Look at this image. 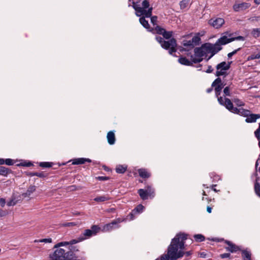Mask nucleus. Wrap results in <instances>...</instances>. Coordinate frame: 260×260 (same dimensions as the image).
<instances>
[{"label":"nucleus","instance_id":"f257e3e1","mask_svg":"<svg viewBox=\"0 0 260 260\" xmlns=\"http://www.w3.org/2000/svg\"><path fill=\"white\" fill-rule=\"evenodd\" d=\"M187 235L179 233L172 240L167 249V254L161 255L160 260H176L184 255L183 249L185 248V241Z\"/></svg>","mask_w":260,"mask_h":260},{"label":"nucleus","instance_id":"f03ea898","mask_svg":"<svg viewBox=\"0 0 260 260\" xmlns=\"http://www.w3.org/2000/svg\"><path fill=\"white\" fill-rule=\"evenodd\" d=\"M218 102L221 105L225 106L231 112L246 117L245 121L247 123L255 122L257 119L260 118V114H250L249 110L243 108L238 109L236 107H234L232 102L228 98L220 97L218 98Z\"/></svg>","mask_w":260,"mask_h":260},{"label":"nucleus","instance_id":"7ed1b4c3","mask_svg":"<svg viewBox=\"0 0 260 260\" xmlns=\"http://www.w3.org/2000/svg\"><path fill=\"white\" fill-rule=\"evenodd\" d=\"M133 7L138 16L144 15L150 17L152 15V7L150 6L149 1H133Z\"/></svg>","mask_w":260,"mask_h":260},{"label":"nucleus","instance_id":"20e7f679","mask_svg":"<svg viewBox=\"0 0 260 260\" xmlns=\"http://www.w3.org/2000/svg\"><path fill=\"white\" fill-rule=\"evenodd\" d=\"M126 220V218H118L115 220H113L111 222L106 224L104 225L101 230L103 232H109L114 230L118 229L120 227L119 224L123 221Z\"/></svg>","mask_w":260,"mask_h":260},{"label":"nucleus","instance_id":"39448f33","mask_svg":"<svg viewBox=\"0 0 260 260\" xmlns=\"http://www.w3.org/2000/svg\"><path fill=\"white\" fill-rule=\"evenodd\" d=\"M230 62L222 61L218 63L216 66V71L215 76L217 77L226 76L227 75V71L230 69Z\"/></svg>","mask_w":260,"mask_h":260},{"label":"nucleus","instance_id":"423d86ee","mask_svg":"<svg viewBox=\"0 0 260 260\" xmlns=\"http://www.w3.org/2000/svg\"><path fill=\"white\" fill-rule=\"evenodd\" d=\"M194 52V56L191 55V60L193 63H198L202 61L203 57L207 54L204 45L201 47L196 48Z\"/></svg>","mask_w":260,"mask_h":260},{"label":"nucleus","instance_id":"0eeeda50","mask_svg":"<svg viewBox=\"0 0 260 260\" xmlns=\"http://www.w3.org/2000/svg\"><path fill=\"white\" fill-rule=\"evenodd\" d=\"M101 230V228L96 225L91 226L90 229H86L84 230L83 233L80 235L81 238L84 240L89 239L90 237L95 236Z\"/></svg>","mask_w":260,"mask_h":260},{"label":"nucleus","instance_id":"6e6552de","mask_svg":"<svg viewBox=\"0 0 260 260\" xmlns=\"http://www.w3.org/2000/svg\"><path fill=\"white\" fill-rule=\"evenodd\" d=\"M161 46L165 49L169 50V53L170 54L176 51L177 44L175 39L172 38L168 41H163Z\"/></svg>","mask_w":260,"mask_h":260},{"label":"nucleus","instance_id":"1a4fd4ad","mask_svg":"<svg viewBox=\"0 0 260 260\" xmlns=\"http://www.w3.org/2000/svg\"><path fill=\"white\" fill-rule=\"evenodd\" d=\"M206 53H210L211 55L209 57L211 58L216 53L218 52L221 50L222 47L216 42L215 44H212L210 43H206L204 44Z\"/></svg>","mask_w":260,"mask_h":260},{"label":"nucleus","instance_id":"9d476101","mask_svg":"<svg viewBox=\"0 0 260 260\" xmlns=\"http://www.w3.org/2000/svg\"><path fill=\"white\" fill-rule=\"evenodd\" d=\"M206 53H210L211 55L209 57L211 58L216 53L218 52L221 50L222 47L216 42L215 44H212L210 43H206L204 44Z\"/></svg>","mask_w":260,"mask_h":260},{"label":"nucleus","instance_id":"9b49d317","mask_svg":"<svg viewBox=\"0 0 260 260\" xmlns=\"http://www.w3.org/2000/svg\"><path fill=\"white\" fill-rule=\"evenodd\" d=\"M225 84L222 82L221 79L220 78L216 79L212 84V87H214L216 96L217 97L218 100L219 95L220 94L222 88L225 86ZM222 96H220V98Z\"/></svg>","mask_w":260,"mask_h":260},{"label":"nucleus","instance_id":"f8f14e48","mask_svg":"<svg viewBox=\"0 0 260 260\" xmlns=\"http://www.w3.org/2000/svg\"><path fill=\"white\" fill-rule=\"evenodd\" d=\"M250 6L248 3L243 1H237L233 6V9L235 11H241L246 10Z\"/></svg>","mask_w":260,"mask_h":260},{"label":"nucleus","instance_id":"ddd939ff","mask_svg":"<svg viewBox=\"0 0 260 260\" xmlns=\"http://www.w3.org/2000/svg\"><path fill=\"white\" fill-rule=\"evenodd\" d=\"M208 23L215 28H219L224 23V20L221 18H213L209 20Z\"/></svg>","mask_w":260,"mask_h":260},{"label":"nucleus","instance_id":"4468645a","mask_svg":"<svg viewBox=\"0 0 260 260\" xmlns=\"http://www.w3.org/2000/svg\"><path fill=\"white\" fill-rule=\"evenodd\" d=\"M155 30L157 34L162 35L166 39H170L172 36V31H167L165 29L157 25L155 26Z\"/></svg>","mask_w":260,"mask_h":260},{"label":"nucleus","instance_id":"2eb2a0df","mask_svg":"<svg viewBox=\"0 0 260 260\" xmlns=\"http://www.w3.org/2000/svg\"><path fill=\"white\" fill-rule=\"evenodd\" d=\"M252 49L255 50V52H252L250 55L248 56L247 60H251L260 58V47L255 46Z\"/></svg>","mask_w":260,"mask_h":260},{"label":"nucleus","instance_id":"dca6fc26","mask_svg":"<svg viewBox=\"0 0 260 260\" xmlns=\"http://www.w3.org/2000/svg\"><path fill=\"white\" fill-rule=\"evenodd\" d=\"M234 40V38H229L226 36H223L216 41L217 43L221 47Z\"/></svg>","mask_w":260,"mask_h":260},{"label":"nucleus","instance_id":"f3484780","mask_svg":"<svg viewBox=\"0 0 260 260\" xmlns=\"http://www.w3.org/2000/svg\"><path fill=\"white\" fill-rule=\"evenodd\" d=\"M225 243L228 245V247H226V249L228 251H229L231 252H235L239 250V248L237 246L229 241L226 240L225 241Z\"/></svg>","mask_w":260,"mask_h":260},{"label":"nucleus","instance_id":"a211bd4d","mask_svg":"<svg viewBox=\"0 0 260 260\" xmlns=\"http://www.w3.org/2000/svg\"><path fill=\"white\" fill-rule=\"evenodd\" d=\"M91 159L85 158H78L72 160L73 165H81L85 164L86 162H90Z\"/></svg>","mask_w":260,"mask_h":260},{"label":"nucleus","instance_id":"6ab92c4d","mask_svg":"<svg viewBox=\"0 0 260 260\" xmlns=\"http://www.w3.org/2000/svg\"><path fill=\"white\" fill-rule=\"evenodd\" d=\"M108 142L110 145H113L115 142V137L113 132L110 131L108 133L107 136Z\"/></svg>","mask_w":260,"mask_h":260},{"label":"nucleus","instance_id":"aec40b11","mask_svg":"<svg viewBox=\"0 0 260 260\" xmlns=\"http://www.w3.org/2000/svg\"><path fill=\"white\" fill-rule=\"evenodd\" d=\"M178 61L181 64L188 66L192 65V63H193L191 60V57L190 58V60H189L188 59H187L186 57H181L179 58Z\"/></svg>","mask_w":260,"mask_h":260},{"label":"nucleus","instance_id":"412c9836","mask_svg":"<svg viewBox=\"0 0 260 260\" xmlns=\"http://www.w3.org/2000/svg\"><path fill=\"white\" fill-rule=\"evenodd\" d=\"M139 176L143 178H148L150 176V173L146 169H140L138 170Z\"/></svg>","mask_w":260,"mask_h":260},{"label":"nucleus","instance_id":"4be33fe9","mask_svg":"<svg viewBox=\"0 0 260 260\" xmlns=\"http://www.w3.org/2000/svg\"><path fill=\"white\" fill-rule=\"evenodd\" d=\"M36 189V187L35 185L30 186L26 192L22 194L24 197H29Z\"/></svg>","mask_w":260,"mask_h":260},{"label":"nucleus","instance_id":"5701e85b","mask_svg":"<svg viewBox=\"0 0 260 260\" xmlns=\"http://www.w3.org/2000/svg\"><path fill=\"white\" fill-rule=\"evenodd\" d=\"M138 192L140 198L143 200H147L148 198V197H149L147 191H146L145 189H139Z\"/></svg>","mask_w":260,"mask_h":260},{"label":"nucleus","instance_id":"b1692460","mask_svg":"<svg viewBox=\"0 0 260 260\" xmlns=\"http://www.w3.org/2000/svg\"><path fill=\"white\" fill-rule=\"evenodd\" d=\"M110 199V198L109 197V196L106 194L102 196L97 197L94 199V201L96 202L100 203L108 201Z\"/></svg>","mask_w":260,"mask_h":260},{"label":"nucleus","instance_id":"393cba45","mask_svg":"<svg viewBox=\"0 0 260 260\" xmlns=\"http://www.w3.org/2000/svg\"><path fill=\"white\" fill-rule=\"evenodd\" d=\"M145 189L146 191H147V193L149 196L151 198H153L154 197V189L152 188V187L150 185H147Z\"/></svg>","mask_w":260,"mask_h":260},{"label":"nucleus","instance_id":"a878e982","mask_svg":"<svg viewBox=\"0 0 260 260\" xmlns=\"http://www.w3.org/2000/svg\"><path fill=\"white\" fill-rule=\"evenodd\" d=\"M144 209V206L141 204H140L138 205L134 210H133V213H135L136 214H140L143 212Z\"/></svg>","mask_w":260,"mask_h":260},{"label":"nucleus","instance_id":"bb28decb","mask_svg":"<svg viewBox=\"0 0 260 260\" xmlns=\"http://www.w3.org/2000/svg\"><path fill=\"white\" fill-rule=\"evenodd\" d=\"M126 166L118 165L116 168V171L117 173H124L126 170Z\"/></svg>","mask_w":260,"mask_h":260},{"label":"nucleus","instance_id":"cd10ccee","mask_svg":"<svg viewBox=\"0 0 260 260\" xmlns=\"http://www.w3.org/2000/svg\"><path fill=\"white\" fill-rule=\"evenodd\" d=\"M140 22L146 29L149 28V24L148 21L146 20L144 17H142L139 19Z\"/></svg>","mask_w":260,"mask_h":260},{"label":"nucleus","instance_id":"c85d7f7f","mask_svg":"<svg viewBox=\"0 0 260 260\" xmlns=\"http://www.w3.org/2000/svg\"><path fill=\"white\" fill-rule=\"evenodd\" d=\"M9 173V170L3 166H0V175L7 176Z\"/></svg>","mask_w":260,"mask_h":260},{"label":"nucleus","instance_id":"c756f323","mask_svg":"<svg viewBox=\"0 0 260 260\" xmlns=\"http://www.w3.org/2000/svg\"><path fill=\"white\" fill-rule=\"evenodd\" d=\"M191 42L193 43L194 45H197L200 44L201 41L200 37L198 36V35H196L191 40Z\"/></svg>","mask_w":260,"mask_h":260},{"label":"nucleus","instance_id":"7c9ffc66","mask_svg":"<svg viewBox=\"0 0 260 260\" xmlns=\"http://www.w3.org/2000/svg\"><path fill=\"white\" fill-rule=\"evenodd\" d=\"M183 45L184 46L187 47L190 49L193 48L194 46V44L192 42H191V40L184 41L183 42Z\"/></svg>","mask_w":260,"mask_h":260},{"label":"nucleus","instance_id":"2f4dec72","mask_svg":"<svg viewBox=\"0 0 260 260\" xmlns=\"http://www.w3.org/2000/svg\"><path fill=\"white\" fill-rule=\"evenodd\" d=\"M251 35L254 38L260 37V28L253 29L251 31Z\"/></svg>","mask_w":260,"mask_h":260},{"label":"nucleus","instance_id":"473e14b6","mask_svg":"<svg viewBox=\"0 0 260 260\" xmlns=\"http://www.w3.org/2000/svg\"><path fill=\"white\" fill-rule=\"evenodd\" d=\"M84 241V239H82L81 238L80 236H79L77 239H73L70 241H69V245H73L75 244L76 243H78L79 242H82Z\"/></svg>","mask_w":260,"mask_h":260},{"label":"nucleus","instance_id":"72a5a7b5","mask_svg":"<svg viewBox=\"0 0 260 260\" xmlns=\"http://www.w3.org/2000/svg\"><path fill=\"white\" fill-rule=\"evenodd\" d=\"M254 135L258 140V145L260 148V123H259L258 128L254 132Z\"/></svg>","mask_w":260,"mask_h":260},{"label":"nucleus","instance_id":"f704fd0d","mask_svg":"<svg viewBox=\"0 0 260 260\" xmlns=\"http://www.w3.org/2000/svg\"><path fill=\"white\" fill-rule=\"evenodd\" d=\"M233 102L238 107H242L244 105V103L243 101L237 98L233 99Z\"/></svg>","mask_w":260,"mask_h":260},{"label":"nucleus","instance_id":"c9c22d12","mask_svg":"<svg viewBox=\"0 0 260 260\" xmlns=\"http://www.w3.org/2000/svg\"><path fill=\"white\" fill-rule=\"evenodd\" d=\"M194 238L197 242H202L205 240L204 236L201 234L194 235Z\"/></svg>","mask_w":260,"mask_h":260},{"label":"nucleus","instance_id":"e433bc0d","mask_svg":"<svg viewBox=\"0 0 260 260\" xmlns=\"http://www.w3.org/2000/svg\"><path fill=\"white\" fill-rule=\"evenodd\" d=\"M69 245V241L61 242L57 243L54 246V248H61L60 247Z\"/></svg>","mask_w":260,"mask_h":260},{"label":"nucleus","instance_id":"4c0bfd02","mask_svg":"<svg viewBox=\"0 0 260 260\" xmlns=\"http://www.w3.org/2000/svg\"><path fill=\"white\" fill-rule=\"evenodd\" d=\"M242 257H243L244 259H245V258H249L251 257V253L247 250H243L242 252Z\"/></svg>","mask_w":260,"mask_h":260},{"label":"nucleus","instance_id":"58836bf2","mask_svg":"<svg viewBox=\"0 0 260 260\" xmlns=\"http://www.w3.org/2000/svg\"><path fill=\"white\" fill-rule=\"evenodd\" d=\"M255 193L260 197V185L256 182L254 184Z\"/></svg>","mask_w":260,"mask_h":260},{"label":"nucleus","instance_id":"ea45409f","mask_svg":"<svg viewBox=\"0 0 260 260\" xmlns=\"http://www.w3.org/2000/svg\"><path fill=\"white\" fill-rule=\"evenodd\" d=\"M179 5L181 9H185L188 6V1H180Z\"/></svg>","mask_w":260,"mask_h":260},{"label":"nucleus","instance_id":"a19ab883","mask_svg":"<svg viewBox=\"0 0 260 260\" xmlns=\"http://www.w3.org/2000/svg\"><path fill=\"white\" fill-rule=\"evenodd\" d=\"M39 166L42 168H50L52 166L51 164L48 162H41Z\"/></svg>","mask_w":260,"mask_h":260},{"label":"nucleus","instance_id":"79ce46f5","mask_svg":"<svg viewBox=\"0 0 260 260\" xmlns=\"http://www.w3.org/2000/svg\"><path fill=\"white\" fill-rule=\"evenodd\" d=\"M30 175L31 176H36L40 178H43L45 177V175L42 172H35V173H31L30 174Z\"/></svg>","mask_w":260,"mask_h":260},{"label":"nucleus","instance_id":"37998d69","mask_svg":"<svg viewBox=\"0 0 260 260\" xmlns=\"http://www.w3.org/2000/svg\"><path fill=\"white\" fill-rule=\"evenodd\" d=\"M15 161L11 158L5 159V163L8 166H12L14 164Z\"/></svg>","mask_w":260,"mask_h":260},{"label":"nucleus","instance_id":"c03bdc74","mask_svg":"<svg viewBox=\"0 0 260 260\" xmlns=\"http://www.w3.org/2000/svg\"><path fill=\"white\" fill-rule=\"evenodd\" d=\"M17 166L30 167L32 166L31 162H23L17 165Z\"/></svg>","mask_w":260,"mask_h":260},{"label":"nucleus","instance_id":"a18cd8bd","mask_svg":"<svg viewBox=\"0 0 260 260\" xmlns=\"http://www.w3.org/2000/svg\"><path fill=\"white\" fill-rule=\"evenodd\" d=\"M35 242H44V243H51L52 239H51V238L43 239L40 240L39 241L35 240Z\"/></svg>","mask_w":260,"mask_h":260},{"label":"nucleus","instance_id":"49530a36","mask_svg":"<svg viewBox=\"0 0 260 260\" xmlns=\"http://www.w3.org/2000/svg\"><path fill=\"white\" fill-rule=\"evenodd\" d=\"M223 93H224V96H230V87L229 86H226L224 88Z\"/></svg>","mask_w":260,"mask_h":260},{"label":"nucleus","instance_id":"de8ad7c7","mask_svg":"<svg viewBox=\"0 0 260 260\" xmlns=\"http://www.w3.org/2000/svg\"><path fill=\"white\" fill-rule=\"evenodd\" d=\"M157 20V17L155 16H152L151 18V22L153 24L154 26L156 25Z\"/></svg>","mask_w":260,"mask_h":260},{"label":"nucleus","instance_id":"09e8293b","mask_svg":"<svg viewBox=\"0 0 260 260\" xmlns=\"http://www.w3.org/2000/svg\"><path fill=\"white\" fill-rule=\"evenodd\" d=\"M16 204V201H15V199H11L7 203V205L8 206H14Z\"/></svg>","mask_w":260,"mask_h":260},{"label":"nucleus","instance_id":"8fccbe9b","mask_svg":"<svg viewBox=\"0 0 260 260\" xmlns=\"http://www.w3.org/2000/svg\"><path fill=\"white\" fill-rule=\"evenodd\" d=\"M240 49V48H238L236 50H235L233 52L229 53L228 54V57H229V58L231 57L233 55H235L237 52V51H239Z\"/></svg>","mask_w":260,"mask_h":260},{"label":"nucleus","instance_id":"3c124183","mask_svg":"<svg viewBox=\"0 0 260 260\" xmlns=\"http://www.w3.org/2000/svg\"><path fill=\"white\" fill-rule=\"evenodd\" d=\"M260 19L259 17L258 16H253L249 18V20L251 21H258Z\"/></svg>","mask_w":260,"mask_h":260},{"label":"nucleus","instance_id":"603ef678","mask_svg":"<svg viewBox=\"0 0 260 260\" xmlns=\"http://www.w3.org/2000/svg\"><path fill=\"white\" fill-rule=\"evenodd\" d=\"M6 204L5 199L0 198V206L2 207H4Z\"/></svg>","mask_w":260,"mask_h":260},{"label":"nucleus","instance_id":"864d4df0","mask_svg":"<svg viewBox=\"0 0 260 260\" xmlns=\"http://www.w3.org/2000/svg\"><path fill=\"white\" fill-rule=\"evenodd\" d=\"M230 255L231 254L229 253H225L221 254L220 255V257L222 258H228V257H229L230 256Z\"/></svg>","mask_w":260,"mask_h":260},{"label":"nucleus","instance_id":"5fc2aeb1","mask_svg":"<svg viewBox=\"0 0 260 260\" xmlns=\"http://www.w3.org/2000/svg\"><path fill=\"white\" fill-rule=\"evenodd\" d=\"M136 214L135 213H133V211L132 210V212L128 215V217H129V220H132L135 219V217L134 215Z\"/></svg>","mask_w":260,"mask_h":260},{"label":"nucleus","instance_id":"6e6d98bb","mask_svg":"<svg viewBox=\"0 0 260 260\" xmlns=\"http://www.w3.org/2000/svg\"><path fill=\"white\" fill-rule=\"evenodd\" d=\"M156 40L158 42H159L160 44L161 45V44L163 43V41H164V39L161 37H156Z\"/></svg>","mask_w":260,"mask_h":260},{"label":"nucleus","instance_id":"4d7b16f0","mask_svg":"<svg viewBox=\"0 0 260 260\" xmlns=\"http://www.w3.org/2000/svg\"><path fill=\"white\" fill-rule=\"evenodd\" d=\"M213 69L212 68L211 66H209L208 67L207 70L206 71V72L207 73H211L213 72Z\"/></svg>","mask_w":260,"mask_h":260},{"label":"nucleus","instance_id":"13d9d810","mask_svg":"<svg viewBox=\"0 0 260 260\" xmlns=\"http://www.w3.org/2000/svg\"><path fill=\"white\" fill-rule=\"evenodd\" d=\"M6 215V212L0 209V217L4 216Z\"/></svg>","mask_w":260,"mask_h":260},{"label":"nucleus","instance_id":"bf43d9fd","mask_svg":"<svg viewBox=\"0 0 260 260\" xmlns=\"http://www.w3.org/2000/svg\"><path fill=\"white\" fill-rule=\"evenodd\" d=\"M234 39V40H237L244 41L245 40L244 37H242V36H238Z\"/></svg>","mask_w":260,"mask_h":260},{"label":"nucleus","instance_id":"052dcab7","mask_svg":"<svg viewBox=\"0 0 260 260\" xmlns=\"http://www.w3.org/2000/svg\"><path fill=\"white\" fill-rule=\"evenodd\" d=\"M204 34H205V31H202L201 32H198L196 35H198V36L199 37H200V36H203L204 35Z\"/></svg>","mask_w":260,"mask_h":260},{"label":"nucleus","instance_id":"680f3d73","mask_svg":"<svg viewBox=\"0 0 260 260\" xmlns=\"http://www.w3.org/2000/svg\"><path fill=\"white\" fill-rule=\"evenodd\" d=\"M207 211L208 213H210L212 211V208L209 206H208L207 208Z\"/></svg>","mask_w":260,"mask_h":260},{"label":"nucleus","instance_id":"e2e57ef3","mask_svg":"<svg viewBox=\"0 0 260 260\" xmlns=\"http://www.w3.org/2000/svg\"><path fill=\"white\" fill-rule=\"evenodd\" d=\"M99 179L101 180H107V178L106 177H99Z\"/></svg>","mask_w":260,"mask_h":260},{"label":"nucleus","instance_id":"0e129e2a","mask_svg":"<svg viewBox=\"0 0 260 260\" xmlns=\"http://www.w3.org/2000/svg\"><path fill=\"white\" fill-rule=\"evenodd\" d=\"M5 164V159L0 158V165H3Z\"/></svg>","mask_w":260,"mask_h":260},{"label":"nucleus","instance_id":"69168bd1","mask_svg":"<svg viewBox=\"0 0 260 260\" xmlns=\"http://www.w3.org/2000/svg\"><path fill=\"white\" fill-rule=\"evenodd\" d=\"M200 257H205L206 256V254L204 252H201L200 253Z\"/></svg>","mask_w":260,"mask_h":260},{"label":"nucleus","instance_id":"338daca9","mask_svg":"<svg viewBox=\"0 0 260 260\" xmlns=\"http://www.w3.org/2000/svg\"><path fill=\"white\" fill-rule=\"evenodd\" d=\"M184 253H185L184 254H185L186 256H187L190 255L191 254V253L190 251H187V252H184Z\"/></svg>","mask_w":260,"mask_h":260},{"label":"nucleus","instance_id":"774afa93","mask_svg":"<svg viewBox=\"0 0 260 260\" xmlns=\"http://www.w3.org/2000/svg\"><path fill=\"white\" fill-rule=\"evenodd\" d=\"M212 91V88L211 87V88H209L208 89H207V93H210L211 92V91Z\"/></svg>","mask_w":260,"mask_h":260}]
</instances>
